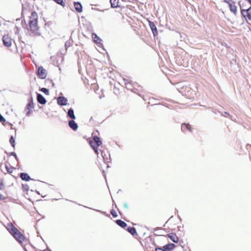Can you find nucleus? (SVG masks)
<instances>
[{
  "label": "nucleus",
  "mask_w": 251,
  "mask_h": 251,
  "mask_svg": "<svg viewBox=\"0 0 251 251\" xmlns=\"http://www.w3.org/2000/svg\"><path fill=\"white\" fill-rule=\"evenodd\" d=\"M89 143L91 147L94 150L95 152L98 155H99L98 148L102 144V142L100 141V138L97 136H93V139L90 141Z\"/></svg>",
  "instance_id": "nucleus-1"
},
{
  "label": "nucleus",
  "mask_w": 251,
  "mask_h": 251,
  "mask_svg": "<svg viewBox=\"0 0 251 251\" xmlns=\"http://www.w3.org/2000/svg\"><path fill=\"white\" fill-rule=\"evenodd\" d=\"M28 25L29 27L28 30L31 32L32 34L33 35H40L39 33V26L38 24V21L34 22H28Z\"/></svg>",
  "instance_id": "nucleus-2"
},
{
  "label": "nucleus",
  "mask_w": 251,
  "mask_h": 251,
  "mask_svg": "<svg viewBox=\"0 0 251 251\" xmlns=\"http://www.w3.org/2000/svg\"><path fill=\"white\" fill-rule=\"evenodd\" d=\"M34 107V103L32 99L31 98L29 100L25 108V111L26 112V116H29L30 115Z\"/></svg>",
  "instance_id": "nucleus-3"
},
{
  "label": "nucleus",
  "mask_w": 251,
  "mask_h": 251,
  "mask_svg": "<svg viewBox=\"0 0 251 251\" xmlns=\"http://www.w3.org/2000/svg\"><path fill=\"white\" fill-rule=\"evenodd\" d=\"M2 42L5 47L9 48L12 44L13 39L8 34H5L2 37Z\"/></svg>",
  "instance_id": "nucleus-4"
},
{
  "label": "nucleus",
  "mask_w": 251,
  "mask_h": 251,
  "mask_svg": "<svg viewBox=\"0 0 251 251\" xmlns=\"http://www.w3.org/2000/svg\"><path fill=\"white\" fill-rule=\"evenodd\" d=\"M123 81H124V85H125V87L127 89H129L131 91H132V89H133L132 87L133 86H135L138 85L137 83H136V82H133L132 81H131V80H130L128 78H124Z\"/></svg>",
  "instance_id": "nucleus-5"
},
{
  "label": "nucleus",
  "mask_w": 251,
  "mask_h": 251,
  "mask_svg": "<svg viewBox=\"0 0 251 251\" xmlns=\"http://www.w3.org/2000/svg\"><path fill=\"white\" fill-rule=\"evenodd\" d=\"M241 14L245 18L251 21V6L247 9H241Z\"/></svg>",
  "instance_id": "nucleus-6"
},
{
  "label": "nucleus",
  "mask_w": 251,
  "mask_h": 251,
  "mask_svg": "<svg viewBox=\"0 0 251 251\" xmlns=\"http://www.w3.org/2000/svg\"><path fill=\"white\" fill-rule=\"evenodd\" d=\"M13 236L20 244H22L23 241L25 239V236L19 230L18 231L16 232V233L14 234Z\"/></svg>",
  "instance_id": "nucleus-7"
},
{
  "label": "nucleus",
  "mask_w": 251,
  "mask_h": 251,
  "mask_svg": "<svg viewBox=\"0 0 251 251\" xmlns=\"http://www.w3.org/2000/svg\"><path fill=\"white\" fill-rule=\"evenodd\" d=\"M38 75L41 79H44L47 76V72L43 67H40L38 69Z\"/></svg>",
  "instance_id": "nucleus-8"
},
{
  "label": "nucleus",
  "mask_w": 251,
  "mask_h": 251,
  "mask_svg": "<svg viewBox=\"0 0 251 251\" xmlns=\"http://www.w3.org/2000/svg\"><path fill=\"white\" fill-rule=\"evenodd\" d=\"M148 22H149V25L152 30L153 35L154 36H156L158 34V31H157V29L156 28V25L152 22H151V21H148Z\"/></svg>",
  "instance_id": "nucleus-9"
},
{
  "label": "nucleus",
  "mask_w": 251,
  "mask_h": 251,
  "mask_svg": "<svg viewBox=\"0 0 251 251\" xmlns=\"http://www.w3.org/2000/svg\"><path fill=\"white\" fill-rule=\"evenodd\" d=\"M7 228L12 235L15 234L16 232L18 231V229L11 223L8 224Z\"/></svg>",
  "instance_id": "nucleus-10"
},
{
  "label": "nucleus",
  "mask_w": 251,
  "mask_h": 251,
  "mask_svg": "<svg viewBox=\"0 0 251 251\" xmlns=\"http://www.w3.org/2000/svg\"><path fill=\"white\" fill-rule=\"evenodd\" d=\"M29 22L34 21V22L38 21V16L37 13L35 11H32L30 16L29 17Z\"/></svg>",
  "instance_id": "nucleus-11"
},
{
  "label": "nucleus",
  "mask_w": 251,
  "mask_h": 251,
  "mask_svg": "<svg viewBox=\"0 0 251 251\" xmlns=\"http://www.w3.org/2000/svg\"><path fill=\"white\" fill-rule=\"evenodd\" d=\"M181 130L183 132H186L187 131H191V126L189 124H182L181 125Z\"/></svg>",
  "instance_id": "nucleus-12"
},
{
  "label": "nucleus",
  "mask_w": 251,
  "mask_h": 251,
  "mask_svg": "<svg viewBox=\"0 0 251 251\" xmlns=\"http://www.w3.org/2000/svg\"><path fill=\"white\" fill-rule=\"evenodd\" d=\"M57 103L60 105H66L67 104V100L65 97H59L57 98Z\"/></svg>",
  "instance_id": "nucleus-13"
},
{
  "label": "nucleus",
  "mask_w": 251,
  "mask_h": 251,
  "mask_svg": "<svg viewBox=\"0 0 251 251\" xmlns=\"http://www.w3.org/2000/svg\"><path fill=\"white\" fill-rule=\"evenodd\" d=\"M168 237L174 243H177L178 241V238L176 235L174 233H170L167 234Z\"/></svg>",
  "instance_id": "nucleus-14"
},
{
  "label": "nucleus",
  "mask_w": 251,
  "mask_h": 251,
  "mask_svg": "<svg viewBox=\"0 0 251 251\" xmlns=\"http://www.w3.org/2000/svg\"><path fill=\"white\" fill-rule=\"evenodd\" d=\"M74 7L75 10L78 12L81 13L82 11V6L81 3L79 2H74Z\"/></svg>",
  "instance_id": "nucleus-15"
},
{
  "label": "nucleus",
  "mask_w": 251,
  "mask_h": 251,
  "mask_svg": "<svg viewBox=\"0 0 251 251\" xmlns=\"http://www.w3.org/2000/svg\"><path fill=\"white\" fill-rule=\"evenodd\" d=\"M21 178L23 180L25 181H29L31 179L30 176L26 173H22L20 175Z\"/></svg>",
  "instance_id": "nucleus-16"
},
{
  "label": "nucleus",
  "mask_w": 251,
  "mask_h": 251,
  "mask_svg": "<svg viewBox=\"0 0 251 251\" xmlns=\"http://www.w3.org/2000/svg\"><path fill=\"white\" fill-rule=\"evenodd\" d=\"M37 101H38V102H39L40 103H41L42 104H44L46 103L47 101H46V99L40 94H37Z\"/></svg>",
  "instance_id": "nucleus-17"
},
{
  "label": "nucleus",
  "mask_w": 251,
  "mask_h": 251,
  "mask_svg": "<svg viewBox=\"0 0 251 251\" xmlns=\"http://www.w3.org/2000/svg\"><path fill=\"white\" fill-rule=\"evenodd\" d=\"M229 7L230 11L234 14H236L237 11V7L235 5V3L233 1H230V3L228 4Z\"/></svg>",
  "instance_id": "nucleus-18"
},
{
  "label": "nucleus",
  "mask_w": 251,
  "mask_h": 251,
  "mask_svg": "<svg viewBox=\"0 0 251 251\" xmlns=\"http://www.w3.org/2000/svg\"><path fill=\"white\" fill-rule=\"evenodd\" d=\"M69 126L72 129L74 130H76L78 128L77 125L74 120H71L69 122Z\"/></svg>",
  "instance_id": "nucleus-19"
},
{
  "label": "nucleus",
  "mask_w": 251,
  "mask_h": 251,
  "mask_svg": "<svg viewBox=\"0 0 251 251\" xmlns=\"http://www.w3.org/2000/svg\"><path fill=\"white\" fill-rule=\"evenodd\" d=\"M110 3L112 8H117L119 6V0H110Z\"/></svg>",
  "instance_id": "nucleus-20"
},
{
  "label": "nucleus",
  "mask_w": 251,
  "mask_h": 251,
  "mask_svg": "<svg viewBox=\"0 0 251 251\" xmlns=\"http://www.w3.org/2000/svg\"><path fill=\"white\" fill-rule=\"evenodd\" d=\"M92 38H93L94 42L97 44L100 43L101 39L99 38V37L98 36V35L96 33H92Z\"/></svg>",
  "instance_id": "nucleus-21"
},
{
  "label": "nucleus",
  "mask_w": 251,
  "mask_h": 251,
  "mask_svg": "<svg viewBox=\"0 0 251 251\" xmlns=\"http://www.w3.org/2000/svg\"><path fill=\"white\" fill-rule=\"evenodd\" d=\"M127 231L133 236L137 235L136 229L133 227H128L127 228Z\"/></svg>",
  "instance_id": "nucleus-22"
},
{
  "label": "nucleus",
  "mask_w": 251,
  "mask_h": 251,
  "mask_svg": "<svg viewBox=\"0 0 251 251\" xmlns=\"http://www.w3.org/2000/svg\"><path fill=\"white\" fill-rule=\"evenodd\" d=\"M116 223L122 227H125L127 226L126 224L121 220H117Z\"/></svg>",
  "instance_id": "nucleus-23"
},
{
  "label": "nucleus",
  "mask_w": 251,
  "mask_h": 251,
  "mask_svg": "<svg viewBox=\"0 0 251 251\" xmlns=\"http://www.w3.org/2000/svg\"><path fill=\"white\" fill-rule=\"evenodd\" d=\"M68 115L72 119H75V116L74 115V110L72 109H70L68 111Z\"/></svg>",
  "instance_id": "nucleus-24"
},
{
  "label": "nucleus",
  "mask_w": 251,
  "mask_h": 251,
  "mask_svg": "<svg viewBox=\"0 0 251 251\" xmlns=\"http://www.w3.org/2000/svg\"><path fill=\"white\" fill-rule=\"evenodd\" d=\"M5 169L8 173H12L14 170V168L11 167L10 165L5 164Z\"/></svg>",
  "instance_id": "nucleus-25"
},
{
  "label": "nucleus",
  "mask_w": 251,
  "mask_h": 251,
  "mask_svg": "<svg viewBox=\"0 0 251 251\" xmlns=\"http://www.w3.org/2000/svg\"><path fill=\"white\" fill-rule=\"evenodd\" d=\"M101 158V160L103 162L104 164L106 166V168L109 167V166L106 164V162H108L109 161H110L111 160V158L106 157V158Z\"/></svg>",
  "instance_id": "nucleus-26"
},
{
  "label": "nucleus",
  "mask_w": 251,
  "mask_h": 251,
  "mask_svg": "<svg viewBox=\"0 0 251 251\" xmlns=\"http://www.w3.org/2000/svg\"><path fill=\"white\" fill-rule=\"evenodd\" d=\"M9 142L13 147H15V140L13 136H11L9 140Z\"/></svg>",
  "instance_id": "nucleus-27"
},
{
  "label": "nucleus",
  "mask_w": 251,
  "mask_h": 251,
  "mask_svg": "<svg viewBox=\"0 0 251 251\" xmlns=\"http://www.w3.org/2000/svg\"><path fill=\"white\" fill-rule=\"evenodd\" d=\"M55 2H56L57 3L64 6L65 5V2H64L63 0H53Z\"/></svg>",
  "instance_id": "nucleus-28"
},
{
  "label": "nucleus",
  "mask_w": 251,
  "mask_h": 251,
  "mask_svg": "<svg viewBox=\"0 0 251 251\" xmlns=\"http://www.w3.org/2000/svg\"><path fill=\"white\" fill-rule=\"evenodd\" d=\"M41 91L43 92H44L45 94L48 95H49V90L45 88H42L41 89Z\"/></svg>",
  "instance_id": "nucleus-29"
},
{
  "label": "nucleus",
  "mask_w": 251,
  "mask_h": 251,
  "mask_svg": "<svg viewBox=\"0 0 251 251\" xmlns=\"http://www.w3.org/2000/svg\"><path fill=\"white\" fill-rule=\"evenodd\" d=\"M110 213L114 217H116L117 216L116 212L113 209L111 210Z\"/></svg>",
  "instance_id": "nucleus-30"
},
{
  "label": "nucleus",
  "mask_w": 251,
  "mask_h": 251,
  "mask_svg": "<svg viewBox=\"0 0 251 251\" xmlns=\"http://www.w3.org/2000/svg\"><path fill=\"white\" fill-rule=\"evenodd\" d=\"M23 189L25 190V191H28V189H29V187L26 184H23Z\"/></svg>",
  "instance_id": "nucleus-31"
},
{
  "label": "nucleus",
  "mask_w": 251,
  "mask_h": 251,
  "mask_svg": "<svg viewBox=\"0 0 251 251\" xmlns=\"http://www.w3.org/2000/svg\"><path fill=\"white\" fill-rule=\"evenodd\" d=\"M155 251H165V250L163 247H157L155 248Z\"/></svg>",
  "instance_id": "nucleus-32"
},
{
  "label": "nucleus",
  "mask_w": 251,
  "mask_h": 251,
  "mask_svg": "<svg viewBox=\"0 0 251 251\" xmlns=\"http://www.w3.org/2000/svg\"><path fill=\"white\" fill-rule=\"evenodd\" d=\"M0 122L1 123H4L5 122V119L0 114Z\"/></svg>",
  "instance_id": "nucleus-33"
},
{
  "label": "nucleus",
  "mask_w": 251,
  "mask_h": 251,
  "mask_svg": "<svg viewBox=\"0 0 251 251\" xmlns=\"http://www.w3.org/2000/svg\"><path fill=\"white\" fill-rule=\"evenodd\" d=\"M114 93L116 95H118L119 93V90L115 87L114 89Z\"/></svg>",
  "instance_id": "nucleus-34"
},
{
  "label": "nucleus",
  "mask_w": 251,
  "mask_h": 251,
  "mask_svg": "<svg viewBox=\"0 0 251 251\" xmlns=\"http://www.w3.org/2000/svg\"><path fill=\"white\" fill-rule=\"evenodd\" d=\"M27 10L26 8H24L22 10V14H27Z\"/></svg>",
  "instance_id": "nucleus-35"
},
{
  "label": "nucleus",
  "mask_w": 251,
  "mask_h": 251,
  "mask_svg": "<svg viewBox=\"0 0 251 251\" xmlns=\"http://www.w3.org/2000/svg\"><path fill=\"white\" fill-rule=\"evenodd\" d=\"M124 206L126 209H128V206L127 203L126 202H125L124 203Z\"/></svg>",
  "instance_id": "nucleus-36"
},
{
  "label": "nucleus",
  "mask_w": 251,
  "mask_h": 251,
  "mask_svg": "<svg viewBox=\"0 0 251 251\" xmlns=\"http://www.w3.org/2000/svg\"><path fill=\"white\" fill-rule=\"evenodd\" d=\"M5 198L1 194H0V200H4Z\"/></svg>",
  "instance_id": "nucleus-37"
},
{
  "label": "nucleus",
  "mask_w": 251,
  "mask_h": 251,
  "mask_svg": "<svg viewBox=\"0 0 251 251\" xmlns=\"http://www.w3.org/2000/svg\"><path fill=\"white\" fill-rule=\"evenodd\" d=\"M225 2L227 3L228 4L230 3V1H232L231 0H224Z\"/></svg>",
  "instance_id": "nucleus-38"
},
{
  "label": "nucleus",
  "mask_w": 251,
  "mask_h": 251,
  "mask_svg": "<svg viewBox=\"0 0 251 251\" xmlns=\"http://www.w3.org/2000/svg\"><path fill=\"white\" fill-rule=\"evenodd\" d=\"M100 155L102 157H105V156H106V155L105 154H103L102 152H101Z\"/></svg>",
  "instance_id": "nucleus-39"
},
{
  "label": "nucleus",
  "mask_w": 251,
  "mask_h": 251,
  "mask_svg": "<svg viewBox=\"0 0 251 251\" xmlns=\"http://www.w3.org/2000/svg\"><path fill=\"white\" fill-rule=\"evenodd\" d=\"M11 155L16 157V153L15 152H12L11 154Z\"/></svg>",
  "instance_id": "nucleus-40"
},
{
  "label": "nucleus",
  "mask_w": 251,
  "mask_h": 251,
  "mask_svg": "<svg viewBox=\"0 0 251 251\" xmlns=\"http://www.w3.org/2000/svg\"><path fill=\"white\" fill-rule=\"evenodd\" d=\"M97 211H99V212H101V213H103V214H104V213H105V212H102V211H100V210H97Z\"/></svg>",
  "instance_id": "nucleus-41"
},
{
  "label": "nucleus",
  "mask_w": 251,
  "mask_h": 251,
  "mask_svg": "<svg viewBox=\"0 0 251 251\" xmlns=\"http://www.w3.org/2000/svg\"><path fill=\"white\" fill-rule=\"evenodd\" d=\"M44 251H51V250H50V249H46V250H45Z\"/></svg>",
  "instance_id": "nucleus-42"
},
{
  "label": "nucleus",
  "mask_w": 251,
  "mask_h": 251,
  "mask_svg": "<svg viewBox=\"0 0 251 251\" xmlns=\"http://www.w3.org/2000/svg\"><path fill=\"white\" fill-rule=\"evenodd\" d=\"M24 250L25 251H27V250H26V249L25 247L24 248Z\"/></svg>",
  "instance_id": "nucleus-43"
}]
</instances>
